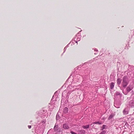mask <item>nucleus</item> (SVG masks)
<instances>
[{
	"label": "nucleus",
	"instance_id": "9b49d317",
	"mask_svg": "<svg viewBox=\"0 0 134 134\" xmlns=\"http://www.w3.org/2000/svg\"><path fill=\"white\" fill-rule=\"evenodd\" d=\"M120 104H119V105H117L116 103L114 102V106L115 107L117 108H119L120 107Z\"/></svg>",
	"mask_w": 134,
	"mask_h": 134
},
{
	"label": "nucleus",
	"instance_id": "f257e3e1",
	"mask_svg": "<svg viewBox=\"0 0 134 134\" xmlns=\"http://www.w3.org/2000/svg\"><path fill=\"white\" fill-rule=\"evenodd\" d=\"M128 84V80L126 76H124L123 79L122 86L123 87H125Z\"/></svg>",
	"mask_w": 134,
	"mask_h": 134
},
{
	"label": "nucleus",
	"instance_id": "4be33fe9",
	"mask_svg": "<svg viewBox=\"0 0 134 134\" xmlns=\"http://www.w3.org/2000/svg\"><path fill=\"white\" fill-rule=\"evenodd\" d=\"M70 133L72 134H77L76 133L72 131H71Z\"/></svg>",
	"mask_w": 134,
	"mask_h": 134
},
{
	"label": "nucleus",
	"instance_id": "cd10ccee",
	"mask_svg": "<svg viewBox=\"0 0 134 134\" xmlns=\"http://www.w3.org/2000/svg\"><path fill=\"white\" fill-rule=\"evenodd\" d=\"M97 53H95L94 54H96Z\"/></svg>",
	"mask_w": 134,
	"mask_h": 134
},
{
	"label": "nucleus",
	"instance_id": "a878e982",
	"mask_svg": "<svg viewBox=\"0 0 134 134\" xmlns=\"http://www.w3.org/2000/svg\"><path fill=\"white\" fill-rule=\"evenodd\" d=\"M68 47V45H67L66 46V48H67V47Z\"/></svg>",
	"mask_w": 134,
	"mask_h": 134
},
{
	"label": "nucleus",
	"instance_id": "9d476101",
	"mask_svg": "<svg viewBox=\"0 0 134 134\" xmlns=\"http://www.w3.org/2000/svg\"><path fill=\"white\" fill-rule=\"evenodd\" d=\"M114 83L113 82H111L110 83V88L111 89H112L114 87Z\"/></svg>",
	"mask_w": 134,
	"mask_h": 134
},
{
	"label": "nucleus",
	"instance_id": "412c9836",
	"mask_svg": "<svg viewBox=\"0 0 134 134\" xmlns=\"http://www.w3.org/2000/svg\"><path fill=\"white\" fill-rule=\"evenodd\" d=\"M67 92V91L65 90L62 93V96H64L66 93Z\"/></svg>",
	"mask_w": 134,
	"mask_h": 134
},
{
	"label": "nucleus",
	"instance_id": "20e7f679",
	"mask_svg": "<svg viewBox=\"0 0 134 134\" xmlns=\"http://www.w3.org/2000/svg\"><path fill=\"white\" fill-rule=\"evenodd\" d=\"M115 115V113H111L109 116L108 118V119L110 120L113 118Z\"/></svg>",
	"mask_w": 134,
	"mask_h": 134
},
{
	"label": "nucleus",
	"instance_id": "ddd939ff",
	"mask_svg": "<svg viewBox=\"0 0 134 134\" xmlns=\"http://www.w3.org/2000/svg\"><path fill=\"white\" fill-rule=\"evenodd\" d=\"M121 79H117V83L118 84H120L121 82Z\"/></svg>",
	"mask_w": 134,
	"mask_h": 134
},
{
	"label": "nucleus",
	"instance_id": "2eb2a0df",
	"mask_svg": "<svg viewBox=\"0 0 134 134\" xmlns=\"http://www.w3.org/2000/svg\"><path fill=\"white\" fill-rule=\"evenodd\" d=\"M46 122V121L45 120H42V122H40V124H41L42 125H43L44 124H45Z\"/></svg>",
	"mask_w": 134,
	"mask_h": 134
},
{
	"label": "nucleus",
	"instance_id": "f03ea898",
	"mask_svg": "<svg viewBox=\"0 0 134 134\" xmlns=\"http://www.w3.org/2000/svg\"><path fill=\"white\" fill-rule=\"evenodd\" d=\"M80 32H79L78 34H77L76 36V38H77V40L78 41H79L80 40V37H81V34L80 32Z\"/></svg>",
	"mask_w": 134,
	"mask_h": 134
},
{
	"label": "nucleus",
	"instance_id": "dca6fc26",
	"mask_svg": "<svg viewBox=\"0 0 134 134\" xmlns=\"http://www.w3.org/2000/svg\"><path fill=\"white\" fill-rule=\"evenodd\" d=\"M106 131L105 130H103L99 134H105Z\"/></svg>",
	"mask_w": 134,
	"mask_h": 134
},
{
	"label": "nucleus",
	"instance_id": "4468645a",
	"mask_svg": "<svg viewBox=\"0 0 134 134\" xmlns=\"http://www.w3.org/2000/svg\"><path fill=\"white\" fill-rule=\"evenodd\" d=\"M68 108L67 107H65L64 108V112L65 113H67L68 111Z\"/></svg>",
	"mask_w": 134,
	"mask_h": 134
},
{
	"label": "nucleus",
	"instance_id": "0eeeda50",
	"mask_svg": "<svg viewBox=\"0 0 134 134\" xmlns=\"http://www.w3.org/2000/svg\"><path fill=\"white\" fill-rule=\"evenodd\" d=\"M63 127L64 129H68L69 127L67 124H65L63 125Z\"/></svg>",
	"mask_w": 134,
	"mask_h": 134
},
{
	"label": "nucleus",
	"instance_id": "aec40b11",
	"mask_svg": "<svg viewBox=\"0 0 134 134\" xmlns=\"http://www.w3.org/2000/svg\"><path fill=\"white\" fill-rule=\"evenodd\" d=\"M56 119L57 120H58L59 119V113H57L56 116Z\"/></svg>",
	"mask_w": 134,
	"mask_h": 134
},
{
	"label": "nucleus",
	"instance_id": "a211bd4d",
	"mask_svg": "<svg viewBox=\"0 0 134 134\" xmlns=\"http://www.w3.org/2000/svg\"><path fill=\"white\" fill-rule=\"evenodd\" d=\"M83 128H84V129H88L89 127V125H86V126H83Z\"/></svg>",
	"mask_w": 134,
	"mask_h": 134
},
{
	"label": "nucleus",
	"instance_id": "c756f323",
	"mask_svg": "<svg viewBox=\"0 0 134 134\" xmlns=\"http://www.w3.org/2000/svg\"><path fill=\"white\" fill-rule=\"evenodd\" d=\"M74 90H71V91H73Z\"/></svg>",
	"mask_w": 134,
	"mask_h": 134
},
{
	"label": "nucleus",
	"instance_id": "7ed1b4c3",
	"mask_svg": "<svg viewBox=\"0 0 134 134\" xmlns=\"http://www.w3.org/2000/svg\"><path fill=\"white\" fill-rule=\"evenodd\" d=\"M133 88V86L132 85H129L127 88V91L128 92L130 91Z\"/></svg>",
	"mask_w": 134,
	"mask_h": 134
},
{
	"label": "nucleus",
	"instance_id": "f8f14e48",
	"mask_svg": "<svg viewBox=\"0 0 134 134\" xmlns=\"http://www.w3.org/2000/svg\"><path fill=\"white\" fill-rule=\"evenodd\" d=\"M54 129L55 131H57L58 130V126L57 125H55L54 127Z\"/></svg>",
	"mask_w": 134,
	"mask_h": 134
},
{
	"label": "nucleus",
	"instance_id": "bb28decb",
	"mask_svg": "<svg viewBox=\"0 0 134 134\" xmlns=\"http://www.w3.org/2000/svg\"><path fill=\"white\" fill-rule=\"evenodd\" d=\"M74 87V88H75V87H76V86H74V87Z\"/></svg>",
	"mask_w": 134,
	"mask_h": 134
},
{
	"label": "nucleus",
	"instance_id": "393cba45",
	"mask_svg": "<svg viewBox=\"0 0 134 134\" xmlns=\"http://www.w3.org/2000/svg\"><path fill=\"white\" fill-rule=\"evenodd\" d=\"M67 48H66V47L64 48V51H66V50Z\"/></svg>",
	"mask_w": 134,
	"mask_h": 134
},
{
	"label": "nucleus",
	"instance_id": "5701e85b",
	"mask_svg": "<svg viewBox=\"0 0 134 134\" xmlns=\"http://www.w3.org/2000/svg\"><path fill=\"white\" fill-rule=\"evenodd\" d=\"M93 49H94V51H96V52H98V50H97V49H96V48H93Z\"/></svg>",
	"mask_w": 134,
	"mask_h": 134
},
{
	"label": "nucleus",
	"instance_id": "39448f33",
	"mask_svg": "<svg viewBox=\"0 0 134 134\" xmlns=\"http://www.w3.org/2000/svg\"><path fill=\"white\" fill-rule=\"evenodd\" d=\"M124 114L126 115L128 114V111L127 109L126 108L124 109L123 111Z\"/></svg>",
	"mask_w": 134,
	"mask_h": 134
},
{
	"label": "nucleus",
	"instance_id": "c85d7f7f",
	"mask_svg": "<svg viewBox=\"0 0 134 134\" xmlns=\"http://www.w3.org/2000/svg\"><path fill=\"white\" fill-rule=\"evenodd\" d=\"M76 43H77V41H76Z\"/></svg>",
	"mask_w": 134,
	"mask_h": 134
},
{
	"label": "nucleus",
	"instance_id": "1a4fd4ad",
	"mask_svg": "<svg viewBox=\"0 0 134 134\" xmlns=\"http://www.w3.org/2000/svg\"><path fill=\"white\" fill-rule=\"evenodd\" d=\"M85 132V131L83 130H81L79 131V133L80 134H84Z\"/></svg>",
	"mask_w": 134,
	"mask_h": 134
},
{
	"label": "nucleus",
	"instance_id": "423d86ee",
	"mask_svg": "<svg viewBox=\"0 0 134 134\" xmlns=\"http://www.w3.org/2000/svg\"><path fill=\"white\" fill-rule=\"evenodd\" d=\"M129 105L131 107H134V102L132 101H130L129 103Z\"/></svg>",
	"mask_w": 134,
	"mask_h": 134
},
{
	"label": "nucleus",
	"instance_id": "6e6552de",
	"mask_svg": "<svg viewBox=\"0 0 134 134\" xmlns=\"http://www.w3.org/2000/svg\"><path fill=\"white\" fill-rule=\"evenodd\" d=\"M115 96H119V97H120L121 96V95L120 94V93L119 92H116L114 94Z\"/></svg>",
	"mask_w": 134,
	"mask_h": 134
},
{
	"label": "nucleus",
	"instance_id": "f3484780",
	"mask_svg": "<svg viewBox=\"0 0 134 134\" xmlns=\"http://www.w3.org/2000/svg\"><path fill=\"white\" fill-rule=\"evenodd\" d=\"M107 128V127L106 126L104 125H103V127H102V130H103Z\"/></svg>",
	"mask_w": 134,
	"mask_h": 134
},
{
	"label": "nucleus",
	"instance_id": "6ab92c4d",
	"mask_svg": "<svg viewBox=\"0 0 134 134\" xmlns=\"http://www.w3.org/2000/svg\"><path fill=\"white\" fill-rule=\"evenodd\" d=\"M94 124H98L99 125H100V124H102V123L101 122H94Z\"/></svg>",
	"mask_w": 134,
	"mask_h": 134
},
{
	"label": "nucleus",
	"instance_id": "b1692460",
	"mask_svg": "<svg viewBox=\"0 0 134 134\" xmlns=\"http://www.w3.org/2000/svg\"><path fill=\"white\" fill-rule=\"evenodd\" d=\"M28 127L29 129H30L31 128V126L30 125H29L28 126Z\"/></svg>",
	"mask_w": 134,
	"mask_h": 134
}]
</instances>
